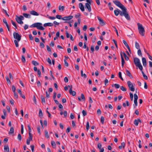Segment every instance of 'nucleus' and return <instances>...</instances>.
Returning a JSON list of instances; mask_svg holds the SVG:
<instances>
[{"instance_id": "ddd939ff", "label": "nucleus", "mask_w": 152, "mask_h": 152, "mask_svg": "<svg viewBox=\"0 0 152 152\" xmlns=\"http://www.w3.org/2000/svg\"><path fill=\"white\" fill-rule=\"evenodd\" d=\"M121 12H122V11H121L118 9L115 10L114 11V14L116 16H118L119 14L120 15Z\"/></svg>"}, {"instance_id": "9d476101", "label": "nucleus", "mask_w": 152, "mask_h": 152, "mask_svg": "<svg viewBox=\"0 0 152 152\" xmlns=\"http://www.w3.org/2000/svg\"><path fill=\"white\" fill-rule=\"evenodd\" d=\"M97 18L99 20V24L102 26H104L105 25V23L104 20L99 16H97Z\"/></svg>"}, {"instance_id": "37998d69", "label": "nucleus", "mask_w": 152, "mask_h": 152, "mask_svg": "<svg viewBox=\"0 0 152 152\" xmlns=\"http://www.w3.org/2000/svg\"><path fill=\"white\" fill-rule=\"evenodd\" d=\"M119 77L121 79V80H124L121 76V72H119L118 73Z\"/></svg>"}, {"instance_id": "cd10ccee", "label": "nucleus", "mask_w": 152, "mask_h": 152, "mask_svg": "<svg viewBox=\"0 0 152 152\" xmlns=\"http://www.w3.org/2000/svg\"><path fill=\"white\" fill-rule=\"evenodd\" d=\"M73 20H72L70 21H65L64 22V23H68L69 24V26L70 27H71L72 26V25L71 24V23L73 22Z\"/></svg>"}, {"instance_id": "f3484780", "label": "nucleus", "mask_w": 152, "mask_h": 152, "mask_svg": "<svg viewBox=\"0 0 152 152\" xmlns=\"http://www.w3.org/2000/svg\"><path fill=\"white\" fill-rule=\"evenodd\" d=\"M53 25V23H45L44 24L43 26L44 27L46 26H52Z\"/></svg>"}, {"instance_id": "7c9ffc66", "label": "nucleus", "mask_w": 152, "mask_h": 152, "mask_svg": "<svg viewBox=\"0 0 152 152\" xmlns=\"http://www.w3.org/2000/svg\"><path fill=\"white\" fill-rule=\"evenodd\" d=\"M21 60L23 63H25L26 62L25 58L23 55L22 56Z\"/></svg>"}, {"instance_id": "f03ea898", "label": "nucleus", "mask_w": 152, "mask_h": 152, "mask_svg": "<svg viewBox=\"0 0 152 152\" xmlns=\"http://www.w3.org/2000/svg\"><path fill=\"white\" fill-rule=\"evenodd\" d=\"M122 10V12H121L120 15L121 16H124L125 18L128 20H130V17L128 13L126 11V9L125 7Z\"/></svg>"}, {"instance_id": "0eeeda50", "label": "nucleus", "mask_w": 152, "mask_h": 152, "mask_svg": "<svg viewBox=\"0 0 152 152\" xmlns=\"http://www.w3.org/2000/svg\"><path fill=\"white\" fill-rule=\"evenodd\" d=\"M13 34L14 38L17 39L18 41L20 40L21 36L18 33L14 32Z\"/></svg>"}, {"instance_id": "393cba45", "label": "nucleus", "mask_w": 152, "mask_h": 152, "mask_svg": "<svg viewBox=\"0 0 152 152\" xmlns=\"http://www.w3.org/2000/svg\"><path fill=\"white\" fill-rule=\"evenodd\" d=\"M14 132V129L13 127H11L10 128V131L9 132V134H12Z\"/></svg>"}, {"instance_id": "de8ad7c7", "label": "nucleus", "mask_w": 152, "mask_h": 152, "mask_svg": "<svg viewBox=\"0 0 152 152\" xmlns=\"http://www.w3.org/2000/svg\"><path fill=\"white\" fill-rule=\"evenodd\" d=\"M18 138L19 140L21 141L22 139V137L20 134H19L18 135Z\"/></svg>"}, {"instance_id": "9b49d317", "label": "nucleus", "mask_w": 152, "mask_h": 152, "mask_svg": "<svg viewBox=\"0 0 152 152\" xmlns=\"http://www.w3.org/2000/svg\"><path fill=\"white\" fill-rule=\"evenodd\" d=\"M72 86L71 85V88L69 89V93L70 95H72L73 96H75L76 95V93L75 91H72Z\"/></svg>"}, {"instance_id": "2eb2a0df", "label": "nucleus", "mask_w": 152, "mask_h": 152, "mask_svg": "<svg viewBox=\"0 0 152 152\" xmlns=\"http://www.w3.org/2000/svg\"><path fill=\"white\" fill-rule=\"evenodd\" d=\"M30 13L31 15L34 16H38L39 15L38 13L37 12L34 10H32L30 11Z\"/></svg>"}, {"instance_id": "a19ab883", "label": "nucleus", "mask_w": 152, "mask_h": 152, "mask_svg": "<svg viewBox=\"0 0 152 152\" xmlns=\"http://www.w3.org/2000/svg\"><path fill=\"white\" fill-rule=\"evenodd\" d=\"M39 117H42L43 114L42 112V111L41 109H40L39 110Z\"/></svg>"}, {"instance_id": "6e6d98bb", "label": "nucleus", "mask_w": 152, "mask_h": 152, "mask_svg": "<svg viewBox=\"0 0 152 152\" xmlns=\"http://www.w3.org/2000/svg\"><path fill=\"white\" fill-rule=\"evenodd\" d=\"M16 47H18V41L16 40H15L14 41Z\"/></svg>"}, {"instance_id": "b1692460", "label": "nucleus", "mask_w": 152, "mask_h": 152, "mask_svg": "<svg viewBox=\"0 0 152 152\" xmlns=\"http://www.w3.org/2000/svg\"><path fill=\"white\" fill-rule=\"evenodd\" d=\"M23 16L26 18H30L31 16L30 15L27 13H23Z\"/></svg>"}, {"instance_id": "680f3d73", "label": "nucleus", "mask_w": 152, "mask_h": 152, "mask_svg": "<svg viewBox=\"0 0 152 152\" xmlns=\"http://www.w3.org/2000/svg\"><path fill=\"white\" fill-rule=\"evenodd\" d=\"M64 65L66 66H68V64L66 60V59H64Z\"/></svg>"}, {"instance_id": "4c0bfd02", "label": "nucleus", "mask_w": 152, "mask_h": 152, "mask_svg": "<svg viewBox=\"0 0 152 152\" xmlns=\"http://www.w3.org/2000/svg\"><path fill=\"white\" fill-rule=\"evenodd\" d=\"M123 54L126 60L128 61L129 59V58L124 53H123Z\"/></svg>"}, {"instance_id": "603ef678", "label": "nucleus", "mask_w": 152, "mask_h": 152, "mask_svg": "<svg viewBox=\"0 0 152 152\" xmlns=\"http://www.w3.org/2000/svg\"><path fill=\"white\" fill-rule=\"evenodd\" d=\"M56 18L59 19H61V18H61V16L60 15H57L56 16Z\"/></svg>"}, {"instance_id": "f257e3e1", "label": "nucleus", "mask_w": 152, "mask_h": 152, "mask_svg": "<svg viewBox=\"0 0 152 152\" xmlns=\"http://www.w3.org/2000/svg\"><path fill=\"white\" fill-rule=\"evenodd\" d=\"M42 24L40 23H35L30 26L31 28L36 27L39 30H43L45 28L42 26Z\"/></svg>"}, {"instance_id": "bb28decb", "label": "nucleus", "mask_w": 152, "mask_h": 152, "mask_svg": "<svg viewBox=\"0 0 152 152\" xmlns=\"http://www.w3.org/2000/svg\"><path fill=\"white\" fill-rule=\"evenodd\" d=\"M125 143L124 142H122L121 143V145L119 146L118 147V148L119 149H121L122 148V147H123V148H124L125 147Z\"/></svg>"}, {"instance_id": "20e7f679", "label": "nucleus", "mask_w": 152, "mask_h": 152, "mask_svg": "<svg viewBox=\"0 0 152 152\" xmlns=\"http://www.w3.org/2000/svg\"><path fill=\"white\" fill-rule=\"evenodd\" d=\"M113 1L116 5L120 8L122 10L125 8V7L118 0Z\"/></svg>"}, {"instance_id": "f8f14e48", "label": "nucleus", "mask_w": 152, "mask_h": 152, "mask_svg": "<svg viewBox=\"0 0 152 152\" xmlns=\"http://www.w3.org/2000/svg\"><path fill=\"white\" fill-rule=\"evenodd\" d=\"M91 4L86 3V8L87 9L89 12H90L91 11V8L90 6Z\"/></svg>"}, {"instance_id": "09e8293b", "label": "nucleus", "mask_w": 152, "mask_h": 152, "mask_svg": "<svg viewBox=\"0 0 152 152\" xmlns=\"http://www.w3.org/2000/svg\"><path fill=\"white\" fill-rule=\"evenodd\" d=\"M66 37L67 38H68L70 37V35H71L69 34L67 31H66Z\"/></svg>"}, {"instance_id": "338daca9", "label": "nucleus", "mask_w": 152, "mask_h": 152, "mask_svg": "<svg viewBox=\"0 0 152 152\" xmlns=\"http://www.w3.org/2000/svg\"><path fill=\"white\" fill-rule=\"evenodd\" d=\"M97 147L99 149L102 148H101V147H102L101 144L100 143H98V145H97Z\"/></svg>"}, {"instance_id": "c85d7f7f", "label": "nucleus", "mask_w": 152, "mask_h": 152, "mask_svg": "<svg viewBox=\"0 0 152 152\" xmlns=\"http://www.w3.org/2000/svg\"><path fill=\"white\" fill-rule=\"evenodd\" d=\"M32 64L34 66H37L39 65V63L36 61H32Z\"/></svg>"}, {"instance_id": "774afa93", "label": "nucleus", "mask_w": 152, "mask_h": 152, "mask_svg": "<svg viewBox=\"0 0 152 152\" xmlns=\"http://www.w3.org/2000/svg\"><path fill=\"white\" fill-rule=\"evenodd\" d=\"M64 81L65 83H67L68 81V78L67 77H65L64 78Z\"/></svg>"}, {"instance_id": "423d86ee", "label": "nucleus", "mask_w": 152, "mask_h": 152, "mask_svg": "<svg viewBox=\"0 0 152 152\" xmlns=\"http://www.w3.org/2000/svg\"><path fill=\"white\" fill-rule=\"evenodd\" d=\"M129 88L130 90L131 91H134L135 90L133 84L130 81H128L127 82Z\"/></svg>"}, {"instance_id": "052dcab7", "label": "nucleus", "mask_w": 152, "mask_h": 152, "mask_svg": "<svg viewBox=\"0 0 152 152\" xmlns=\"http://www.w3.org/2000/svg\"><path fill=\"white\" fill-rule=\"evenodd\" d=\"M134 100H137V99L138 98V96L137 95L135 94H134Z\"/></svg>"}, {"instance_id": "c9c22d12", "label": "nucleus", "mask_w": 152, "mask_h": 152, "mask_svg": "<svg viewBox=\"0 0 152 152\" xmlns=\"http://www.w3.org/2000/svg\"><path fill=\"white\" fill-rule=\"evenodd\" d=\"M3 23L6 25V26H8V25L7 21L6 20L5 18H4L3 19Z\"/></svg>"}, {"instance_id": "79ce46f5", "label": "nucleus", "mask_w": 152, "mask_h": 152, "mask_svg": "<svg viewBox=\"0 0 152 152\" xmlns=\"http://www.w3.org/2000/svg\"><path fill=\"white\" fill-rule=\"evenodd\" d=\"M12 90L13 93L15 92L16 88L14 85H12Z\"/></svg>"}, {"instance_id": "49530a36", "label": "nucleus", "mask_w": 152, "mask_h": 152, "mask_svg": "<svg viewBox=\"0 0 152 152\" xmlns=\"http://www.w3.org/2000/svg\"><path fill=\"white\" fill-rule=\"evenodd\" d=\"M89 127V123L88 122H87L86 123V129L87 130H88Z\"/></svg>"}, {"instance_id": "39448f33", "label": "nucleus", "mask_w": 152, "mask_h": 152, "mask_svg": "<svg viewBox=\"0 0 152 152\" xmlns=\"http://www.w3.org/2000/svg\"><path fill=\"white\" fill-rule=\"evenodd\" d=\"M17 22L19 23L22 24H23V22L22 20L24 19V18L23 16L22 15H20L19 17L17 16L15 18Z\"/></svg>"}, {"instance_id": "e433bc0d", "label": "nucleus", "mask_w": 152, "mask_h": 152, "mask_svg": "<svg viewBox=\"0 0 152 152\" xmlns=\"http://www.w3.org/2000/svg\"><path fill=\"white\" fill-rule=\"evenodd\" d=\"M134 124L135 125H136V126H138V124H139V122H138V121L137 119V120L136 119V120H134Z\"/></svg>"}, {"instance_id": "6e6552de", "label": "nucleus", "mask_w": 152, "mask_h": 152, "mask_svg": "<svg viewBox=\"0 0 152 152\" xmlns=\"http://www.w3.org/2000/svg\"><path fill=\"white\" fill-rule=\"evenodd\" d=\"M134 62L136 66H137L141 64L139 59L137 58H134Z\"/></svg>"}, {"instance_id": "864d4df0", "label": "nucleus", "mask_w": 152, "mask_h": 152, "mask_svg": "<svg viewBox=\"0 0 152 152\" xmlns=\"http://www.w3.org/2000/svg\"><path fill=\"white\" fill-rule=\"evenodd\" d=\"M14 93V98L17 99L18 98V96L17 93H16V92Z\"/></svg>"}, {"instance_id": "2f4dec72", "label": "nucleus", "mask_w": 152, "mask_h": 152, "mask_svg": "<svg viewBox=\"0 0 152 152\" xmlns=\"http://www.w3.org/2000/svg\"><path fill=\"white\" fill-rule=\"evenodd\" d=\"M29 134V137H28V140H31L32 139V135L31 134V133H28Z\"/></svg>"}, {"instance_id": "58836bf2", "label": "nucleus", "mask_w": 152, "mask_h": 152, "mask_svg": "<svg viewBox=\"0 0 152 152\" xmlns=\"http://www.w3.org/2000/svg\"><path fill=\"white\" fill-rule=\"evenodd\" d=\"M120 89L122 91H126V88L122 86H121Z\"/></svg>"}, {"instance_id": "c756f323", "label": "nucleus", "mask_w": 152, "mask_h": 152, "mask_svg": "<svg viewBox=\"0 0 152 152\" xmlns=\"http://www.w3.org/2000/svg\"><path fill=\"white\" fill-rule=\"evenodd\" d=\"M81 76L82 77L83 76L84 78H86L87 77L86 75L85 74H83V71L82 70L81 71Z\"/></svg>"}, {"instance_id": "1a4fd4ad", "label": "nucleus", "mask_w": 152, "mask_h": 152, "mask_svg": "<svg viewBox=\"0 0 152 152\" xmlns=\"http://www.w3.org/2000/svg\"><path fill=\"white\" fill-rule=\"evenodd\" d=\"M73 18V16L72 15H70L68 16L64 17L62 18L61 19L63 20H65L67 21L70 20L72 19Z\"/></svg>"}, {"instance_id": "72a5a7b5", "label": "nucleus", "mask_w": 152, "mask_h": 152, "mask_svg": "<svg viewBox=\"0 0 152 152\" xmlns=\"http://www.w3.org/2000/svg\"><path fill=\"white\" fill-rule=\"evenodd\" d=\"M64 6H59L58 7V10L60 11H63L64 10Z\"/></svg>"}, {"instance_id": "bf43d9fd", "label": "nucleus", "mask_w": 152, "mask_h": 152, "mask_svg": "<svg viewBox=\"0 0 152 152\" xmlns=\"http://www.w3.org/2000/svg\"><path fill=\"white\" fill-rule=\"evenodd\" d=\"M21 132L22 134H23V125H21Z\"/></svg>"}, {"instance_id": "4d7b16f0", "label": "nucleus", "mask_w": 152, "mask_h": 152, "mask_svg": "<svg viewBox=\"0 0 152 152\" xmlns=\"http://www.w3.org/2000/svg\"><path fill=\"white\" fill-rule=\"evenodd\" d=\"M114 86L116 88H118L120 87V85L118 84H115Z\"/></svg>"}, {"instance_id": "ea45409f", "label": "nucleus", "mask_w": 152, "mask_h": 152, "mask_svg": "<svg viewBox=\"0 0 152 152\" xmlns=\"http://www.w3.org/2000/svg\"><path fill=\"white\" fill-rule=\"evenodd\" d=\"M104 118L103 116H102L101 118V122L102 124H104Z\"/></svg>"}, {"instance_id": "6ab92c4d", "label": "nucleus", "mask_w": 152, "mask_h": 152, "mask_svg": "<svg viewBox=\"0 0 152 152\" xmlns=\"http://www.w3.org/2000/svg\"><path fill=\"white\" fill-rule=\"evenodd\" d=\"M121 66L123 67L125 63V61L121 53Z\"/></svg>"}, {"instance_id": "c03bdc74", "label": "nucleus", "mask_w": 152, "mask_h": 152, "mask_svg": "<svg viewBox=\"0 0 152 152\" xmlns=\"http://www.w3.org/2000/svg\"><path fill=\"white\" fill-rule=\"evenodd\" d=\"M11 22L12 25L15 27V29H16L17 28V27L15 23L12 20H11Z\"/></svg>"}, {"instance_id": "aec40b11", "label": "nucleus", "mask_w": 152, "mask_h": 152, "mask_svg": "<svg viewBox=\"0 0 152 152\" xmlns=\"http://www.w3.org/2000/svg\"><path fill=\"white\" fill-rule=\"evenodd\" d=\"M126 75L127 76L129 77L130 78H133L132 75H131V73H130V72H129V70H126Z\"/></svg>"}, {"instance_id": "0e129e2a", "label": "nucleus", "mask_w": 152, "mask_h": 152, "mask_svg": "<svg viewBox=\"0 0 152 152\" xmlns=\"http://www.w3.org/2000/svg\"><path fill=\"white\" fill-rule=\"evenodd\" d=\"M70 128L69 127L67 128V129H66V132L67 133H68L70 132Z\"/></svg>"}, {"instance_id": "4468645a", "label": "nucleus", "mask_w": 152, "mask_h": 152, "mask_svg": "<svg viewBox=\"0 0 152 152\" xmlns=\"http://www.w3.org/2000/svg\"><path fill=\"white\" fill-rule=\"evenodd\" d=\"M79 8L83 12L84 11L85 9L84 6L82 3H80L79 4Z\"/></svg>"}, {"instance_id": "7ed1b4c3", "label": "nucleus", "mask_w": 152, "mask_h": 152, "mask_svg": "<svg viewBox=\"0 0 152 152\" xmlns=\"http://www.w3.org/2000/svg\"><path fill=\"white\" fill-rule=\"evenodd\" d=\"M138 29L139 33L142 36H144L145 33V30L142 24L137 23Z\"/></svg>"}, {"instance_id": "412c9836", "label": "nucleus", "mask_w": 152, "mask_h": 152, "mask_svg": "<svg viewBox=\"0 0 152 152\" xmlns=\"http://www.w3.org/2000/svg\"><path fill=\"white\" fill-rule=\"evenodd\" d=\"M142 62L143 65L144 66H146L147 65L146 60L145 58H142Z\"/></svg>"}, {"instance_id": "f704fd0d", "label": "nucleus", "mask_w": 152, "mask_h": 152, "mask_svg": "<svg viewBox=\"0 0 152 152\" xmlns=\"http://www.w3.org/2000/svg\"><path fill=\"white\" fill-rule=\"evenodd\" d=\"M123 42L126 48H129L128 44L125 40H123Z\"/></svg>"}, {"instance_id": "473e14b6", "label": "nucleus", "mask_w": 152, "mask_h": 152, "mask_svg": "<svg viewBox=\"0 0 152 152\" xmlns=\"http://www.w3.org/2000/svg\"><path fill=\"white\" fill-rule=\"evenodd\" d=\"M34 74H31L30 75V77L31 78V81L32 82H34Z\"/></svg>"}, {"instance_id": "5fc2aeb1", "label": "nucleus", "mask_w": 152, "mask_h": 152, "mask_svg": "<svg viewBox=\"0 0 152 152\" xmlns=\"http://www.w3.org/2000/svg\"><path fill=\"white\" fill-rule=\"evenodd\" d=\"M83 115L84 116H86L87 115L86 112L84 110H83L82 112Z\"/></svg>"}, {"instance_id": "a18cd8bd", "label": "nucleus", "mask_w": 152, "mask_h": 152, "mask_svg": "<svg viewBox=\"0 0 152 152\" xmlns=\"http://www.w3.org/2000/svg\"><path fill=\"white\" fill-rule=\"evenodd\" d=\"M137 53L138 55L139 56H142V53H141V50L140 49H139L137 51Z\"/></svg>"}, {"instance_id": "4be33fe9", "label": "nucleus", "mask_w": 152, "mask_h": 152, "mask_svg": "<svg viewBox=\"0 0 152 152\" xmlns=\"http://www.w3.org/2000/svg\"><path fill=\"white\" fill-rule=\"evenodd\" d=\"M41 102L42 104L45 103V97L44 96L42 95H41Z\"/></svg>"}, {"instance_id": "a878e982", "label": "nucleus", "mask_w": 152, "mask_h": 152, "mask_svg": "<svg viewBox=\"0 0 152 152\" xmlns=\"http://www.w3.org/2000/svg\"><path fill=\"white\" fill-rule=\"evenodd\" d=\"M45 137L47 138H49V136L48 133V132L46 130H45Z\"/></svg>"}, {"instance_id": "3c124183", "label": "nucleus", "mask_w": 152, "mask_h": 152, "mask_svg": "<svg viewBox=\"0 0 152 152\" xmlns=\"http://www.w3.org/2000/svg\"><path fill=\"white\" fill-rule=\"evenodd\" d=\"M137 66L139 68V69H140V70L141 71H142V66L141 65V64Z\"/></svg>"}, {"instance_id": "dca6fc26", "label": "nucleus", "mask_w": 152, "mask_h": 152, "mask_svg": "<svg viewBox=\"0 0 152 152\" xmlns=\"http://www.w3.org/2000/svg\"><path fill=\"white\" fill-rule=\"evenodd\" d=\"M4 152H8L10 150L8 145H5L4 146Z\"/></svg>"}, {"instance_id": "5701e85b", "label": "nucleus", "mask_w": 152, "mask_h": 152, "mask_svg": "<svg viewBox=\"0 0 152 152\" xmlns=\"http://www.w3.org/2000/svg\"><path fill=\"white\" fill-rule=\"evenodd\" d=\"M51 143L52 147L53 148H56V145L55 143V142L53 141H51Z\"/></svg>"}, {"instance_id": "e2e57ef3", "label": "nucleus", "mask_w": 152, "mask_h": 152, "mask_svg": "<svg viewBox=\"0 0 152 152\" xmlns=\"http://www.w3.org/2000/svg\"><path fill=\"white\" fill-rule=\"evenodd\" d=\"M3 12L5 13V15L7 16L8 17H9V15L7 13V11L6 10L3 9Z\"/></svg>"}, {"instance_id": "8fccbe9b", "label": "nucleus", "mask_w": 152, "mask_h": 152, "mask_svg": "<svg viewBox=\"0 0 152 152\" xmlns=\"http://www.w3.org/2000/svg\"><path fill=\"white\" fill-rule=\"evenodd\" d=\"M6 80H7V82L8 83H10V80L8 77V76H6Z\"/></svg>"}, {"instance_id": "13d9d810", "label": "nucleus", "mask_w": 152, "mask_h": 152, "mask_svg": "<svg viewBox=\"0 0 152 152\" xmlns=\"http://www.w3.org/2000/svg\"><path fill=\"white\" fill-rule=\"evenodd\" d=\"M129 94H130V96L131 100L132 101L133 100V94L131 92Z\"/></svg>"}, {"instance_id": "a211bd4d", "label": "nucleus", "mask_w": 152, "mask_h": 152, "mask_svg": "<svg viewBox=\"0 0 152 152\" xmlns=\"http://www.w3.org/2000/svg\"><path fill=\"white\" fill-rule=\"evenodd\" d=\"M18 92L19 94L21 96L23 99H25V96L22 93L20 89H18Z\"/></svg>"}, {"instance_id": "69168bd1", "label": "nucleus", "mask_w": 152, "mask_h": 152, "mask_svg": "<svg viewBox=\"0 0 152 152\" xmlns=\"http://www.w3.org/2000/svg\"><path fill=\"white\" fill-rule=\"evenodd\" d=\"M81 97L82 99H83V100H85L86 99L83 94H81Z\"/></svg>"}]
</instances>
